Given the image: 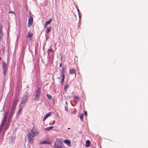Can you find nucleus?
<instances>
[{"instance_id":"f257e3e1","label":"nucleus","mask_w":148,"mask_h":148,"mask_svg":"<svg viewBox=\"0 0 148 148\" xmlns=\"http://www.w3.org/2000/svg\"><path fill=\"white\" fill-rule=\"evenodd\" d=\"M31 134H32V137L33 138L35 136L38 135L39 133V132L37 128L34 126L31 130Z\"/></svg>"},{"instance_id":"f03ea898","label":"nucleus","mask_w":148,"mask_h":148,"mask_svg":"<svg viewBox=\"0 0 148 148\" xmlns=\"http://www.w3.org/2000/svg\"><path fill=\"white\" fill-rule=\"evenodd\" d=\"M41 92V88H38V89L36 90L35 97L34 99L35 100H38V98H39Z\"/></svg>"},{"instance_id":"7ed1b4c3","label":"nucleus","mask_w":148,"mask_h":148,"mask_svg":"<svg viewBox=\"0 0 148 148\" xmlns=\"http://www.w3.org/2000/svg\"><path fill=\"white\" fill-rule=\"evenodd\" d=\"M65 71L64 67H63L61 71V84H62V83L64 82L65 79Z\"/></svg>"},{"instance_id":"20e7f679","label":"nucleus","mask_w":148,"mask_h":148,"mask_svg":"<svg viewBox=\"0 0 148 148\" xmlns=\"http://www.w3.org/2000/svg\"><path fill=\"white\" fill-rule=\"evenodd\" d=\"M2 69L4 75H5L6 71L8 70V67L7 66V64L4 62H2Z\"/></svg>"},{"instance_id":"39448f33","label":"nucleus","mask_w":148,"mask_h":148,"mask_svg":"<svg viewBox=\"0 0 148 148\" xmlns=\"http://www.w3.org/2000/svg\"><path fill=\"white\" fill-rule=\"evenodd\" d=\"M27 137L29 142L31 144H33L34 143V140L33 138L32 137V135L31 133H28L27 135Z\"/></svg>"},{"instance_id":"423d86ee","label":"nucleus","mask_w":148,"mask_h":148,"mask_svg":"<svg viewBox=\"0 0 148 148\" xmlns=\"http://www.w3.org/2000/svg\"><path fill=\"white\" fill-rule=\"evenodd\" d=\"M54 148H62L63 147V144L61 142H56L54 145Z\"/></svg>"},{"instance_id":"0eeeda50","label":"nucleus","mask_w":148,"mask_h":148,"mask_svg":"<svg viewBox=\"0 0 148 148\" xmlns=\"http://www.w3.org/2000/svg\"><path fill=\"white\" fill-rule=\"evenodd\" d=\"M27 97L26 95H25L23 96L21 99L20 104H25L27 102Z\"/></svg>"},{"instance_id":"6e6552de","label":"nucleus","mask_w":148,"mask_h":148,"mask_svg":"<svg viewBox=\"0 0 148 148\" xmlns=\"http://www.w3.org/2000/svg\"><path fill=\"white\" fill-rule=\"evenodd\" d=\"M69 73L70 75H72L73 78H75L76 76V72L75 69H70Z\"/></svg>"},{"instance_id":"1a4fd4ad","label":"nucleus","mask_w":148,"mask_h":148,"mask_svg":"<svg viewBox=\"0 0 148 148\" xmlns=\"http://www.w3.org/2000/svg\"><path fill=\"white\" fill-rule=\"evenodd\" d=\"M18 99L17 97L14 98L11 108H15L17 104V102L18 101Z\"/></svg>"},{"instance_id":"9d476101","label":"nucleus","mask_w":148,"mask_h":148,"mask_svg":"<svg viewBox=\"0 0 148 148\" xmlns=\"http://www.w3.org/2000/svg\"><path fill=\"white\" fill-rule=\"evenodd\" d=\"M3 25L2 24L0 23V42L2 39L3 32L2 31Z\"/></svg>"},{"instance_id":"9b49d317","label":"nucleus","mask_w":148,"mask_h":148,"mask_svg":"<svg viewBox=\"0 0 148 148\" xmlns=\"http://www.w3.org/2000/svg\"><path fill=\"white\" fill-rule=\"evenodd\" d=\"M15 108H11L10 110V113L9 114V118L10 119H12V116L14 114V112Z\"/></svg>"},{"instance_id":"f8f14e48","label":"nucleus","mask_w":148,"mask_h":148,"mask_svg":"<svg viewBox=\"0 0 148 148\" xmlns=\"http://www.w3.org/2000/svg\"><path fill=\"white\" fill-rule=\"evenodd\" d=\"M15 139V138L14 136H10V138L9 143L12 145L14 143Z\"/></svg>"},{"instance_id":"ddd939ff","label":"nucleus","mask_w":148,"mask_h":148,"mask_svg":"<svg viewBox=\"0 0 148 148\" xmlns=\"http://www.w3.org/2000/svg\"><path fill=\"white\" fill-rule=\"evenodd\" d=\"M33 22V18L31 16L30 18H29L28 20V27H30L31 26Z\"/></svg>"},{"instance_id":"4468645a","label":"nucleus","mask_w":148,"mask_h":148,"mask_svg":"<svg viewBox=\"0 0 148 148\" xmlns=\"http://www.w3.org/2000/svg\"><path fill=\"white\" fill-rule=\"evenodd\" d=\"M39 144L40 145L49 144L50 142L49 140H46L44 141H40Z\"/></svg>"},{"instance_id":"2eb2a0df","label":"nucleus","mask_w":148,"mask_h":148,"mask_svg":"<svg viewBox=\"0 0 148 148\" xmlns=\"http://www.w3.org/2000/svg\"><path fill=\"white\" fill-rule=\"evenodd\" d=\"M64 142L68 146H70L71 145V141L69 140H66L64 141Z\"/></svg>"},{"instance_id":"dca6fc26","label":"nucleus","mask_w":148,"mask_h":148,"mask_svg":"<svg viewBox=\"0 0 148 148\" xmlns=\"http://www.w3.org/2000/svg\"><path fill=\"white\" fill-rule=\"evenodd\" d=\"M51 115V113L49 112L46 114L44 117L43 121H44L48 117Z\"/></svg>"},{"instance_id":"f3484780","label":"nucleus","mask_w":148,"mask_h":148,"mask_svg":"<svg viewBox=\"0 0 148 148\" xmlns=\"http://www.w3.org/2000/svg\"><path fill=\"white\" fill-rule=\"evenodd\" d=\"M69 86V84L67 83L65 84V86L64 87V89L65 91H66L67 88Z\"/></svg>"},{"instance_id":"a211bd4d","label":"nucleus","mask_w":148,"mask_h":148,"mask_svg":"<svg viewBox=\"0 0 148 148\" xmlns=\"http://www.w3.org/2000/svg\"><path fill=\"white\" fill-rule=\"evenodd\" d=\"M10 123H8L6 125V126L5 127L4 130V132H5L6 130L9 127V125H10Z\"/></svg>"},{"instance_id":"6ab92c4d","label":"nucleus","mask_w":148,"mask_h":148,"mask_svg":"<svg viewBox=\"0 0 148 148\" xmlns=\"http://www.w3.org/2000/svg\"><path fill=\"white\" fill-rule=\"evenodd\" d=\"M8 111L6 113H5L4 115V119L6 120V119L8 117Z\"/></svg>"},{"instance_id":"aec40b11","label":"nucleus","mask_w":148,"mask_h":148,"mask_svg":"<svg viewBox=\"0 0 148 148\" xmlns=\"http://www.w3.org/2000/svg\"><path fill=\"white\" fill-rule=\"evenodd\" d=\"M90 142L89 140H87L86 142V146L87 147H88L90 146Z\"/></svg>"},{"instance_id":"412c9836","label":"nucleus","mask_w":148,"mask_h":148,"mask_svg":"<svg viewBox=\"0 0 148 148\" xmlns=\"http://www.w3.org/2000/svg\"><path fill=\"white\" fill-rule=\"evenodd\" d=\"M52 21V20L51 18L49 19V20L45 22V23L47 25L49 24H50Z\"/></svg>"},{"instance_id":"4be33fe9","label":"nucleus","mask_w":148,"mask_h":148,"mask_svg":"<svg viewBox=\"0 0 148 148\" xmlns=\"http://www.w3.org/2000/svg\"><path fill=\"white\" fill-rule=\"evenodd\" d=\"M74 100L75 101H79V97L77 96H75L74 97Z\"/></svg>"},{"instance_id":"5701e85b","label":"nucleus","mask_w":148,"mask_h":148,"mask_svg":"<svg viewBox=\"0 0 148 148\" xmlns=\"http://www.w3.org/2000/svg\"><path fill=\"white\" fill-rule=\"evenodd\" d=\"M51 28L50 27H49L47 29V30L46 31V34H48L50 32V31L51 30Z\"/></svg>"},{"instance_id":"b1692460","label":"nucleus","mask_w":148,"mask_h":148,"mask_svg":"<svg viewBox=\"0 0 148 148\" xmlns=\"http://www.w3.org/2000/svg\"><path fill=\"white\" fill-rule=\"evenodd\" d=\"M47 97L48 99H49L51 100L52 99V97L51 96L48 94H47Z\"/></svg>"},{"instance_id":"393cba45","label":"nucleus","mask_w":148,"mask_h":148,"mask_svg":"<svg viewBox=\"0 0 148 148\" xmlns=\"http://www.w3.org/2000/svg\"><path fill=\"white\" fill-rule=\"evenodd\" d=\"M32 35L30 32H28L27 37L29 38H30L32 36Z\"/></svg>"},{"instance_id":"a878e982","label":"nucleus","mask_w":148,"mask_h":148,"mask_svg":"<svg viewBox=\"0 0 148 148\" xmlns=\"http://www.w3.org/2000/svg\"><path fill=\"white\" fill-rule=\"evenodd\" d=\"M80 119L82 121H83V114H81L80 116Z\"/></svg>"},{"instance_id":"bb28decb","label":"nucleus","mask_w":148,"mask_h":148,"mask_svg":"<svg viewBox=\"0 0 148 148\" xmlns=\"http://www.w3.org/2000/svg\"><path fill=\"white\" fill-rule=\"evenodd\" d=\"M22 108H20L19 109L18 111V112L17 113V114H19L20 113H21V112L22 111Z\"/></svg>"},{"instance_id":"cd10ccee","label":"nucleus","mask_w":148,"mask_h":148,"mask_svg":"<svg viewBox=\"0 0 148 148\" xmlns=\"http://www.w3.org/2000/svg\"><path fill=\"white\" fill-rule=\"evenodd\" d=\"M52 128H53V127H52V126L50 127H49L47 128V130L48 131H49V130H51Z\"/></svg>"},{"instance_id":"c85d7f7f","label":"nucleus","mask_w":148,"mask_h":148,"mask_svg":"<svg viewBox=\"0 0 148 148\" xmlns=\"http://www.w3.org/2000/svg\"><path fill=\"white\" fill-rule=\"evenodd\" d=\"M77 11H78V12L79 17V18H80L81 17L80 12L78 9L77 10Z\"/></svg>"},{"instance_id":"c756f323","label":"nucleus","mask_w":148,"mask_h":148,"mask_svg":"<svg viewBox=\"0 0 148 148\" xmlns=\"http://www.w3.org/2000/svg\"><path fill=\"white\" fill-rule=\"evenodd\" d=\"M10 13H11L12 14H15V13L14 12H13L12 11H9L8 12V14H10Z\"/></svg>"},{"instance_id":"7c9ffc66","label":"nucleus","mask_w":148,"mask_h":148,"mask_svg":"<svg viewBox=\"0 0 148 148\" xmlns=\"http://www.w3.org/2000/svg\"><path fill=\"white\" fill-rule=\"evenodd\" d=\"M48 52H50V51H52V52H53V49H52V48H50L49 49V50H48Z\"/></svg>"},{"instance_id":"2f4dec72","label":"nucleus","mask_w":148,"mask_h":148,"mask_svg":"<svg viewBox=\"0 0 148 148\" xmlns=\"http://www.w3.org/2000/svg\"><path fill=\"white\" fill-rule=\"evenodd\" d=\"M5 124L3 123H2L1 124V127H3L4 126V125H5Z\"/></svg>"},{"instance_id":"473e14b6","label":"nucleus","mask_w":148,"mask_h":148,"mask_svg":"<svg viewBox=\"0 0 148 148\" xmlns=\"http://www.w3.org/2000/svg\"><path fill=\"white\" fill-rule=\"evenodd\" d=\"M6 120L5 119H4L2 123H3L4 124H5Z\"/></svg>"},{"instance_id":"72a5a7b5","label":"nucleus","mask_w":148,"mask_h":148,"mask_svg":"<svg viewBox=\"0 0 148 148\" xmlns=\"http://www.w3.org/2000/svg\"><path fill=\"white\" fill-rule=\"evenodd\" d=\"M47 25L45 23L44 25V27L45 28H46L47 27Z\"/></svg>"},{"instance_id":"f704fd0d","label":"nucleus","mask_w":148,"mask_h":148,"mask_svg":"<svg viewBox=\"0 0 148 148\" xmlns=\"http://www.w3.org/2000/svg\"><path fill=\"white\" fill-rule=\"evenodd\" d=\"M3 128V127L1 126L0 127V130L2 131Z\"/></svg>"},{"instance_id":"c9c22d12","label":"nucleus","mask_w":148,"mask_h":148,"mask_svg":"<svg viewBox=\"0 0 148 148\" xmlns=\"http://www.w3.org/2000/svg\"><path fill=\"white\" fill-rule=\"evenodd\" d=\"M84 114H85V115H86V116H87V112H86L85 111L84 112Z\"/></svg>"},{"instance_id":"e433bc0d","label":"nucleus","mask_w":148,"mask_h":148,"mask_svg":"<svg viewBox=\"0 0 148 148\" xmlns=\"http://www.w3.org/2000/svg\"><path fill=\"white\" fill-rule=\"evenodd\" d=\"M62 64H61V63L60 64V67H61L62 66Z\"/></svg>"},{"instance_id":"4c0bfd02","label":"nucleus","mask_w":148,"mask_h":148,"mask_svg":"<svg viewBox=\"0 0 148 148\" xmlns=\"http://www.w3.org/2000/svg\"><path fill=\"white\" fill-rule=\"evenodd\" d=\"M11 119H10L9 118V119H8V122L9 123H10V122L11 121Z\"/></svg>"},{"instance_id":"58836bf2","label":"nucleus","mask_w":148,"mask_h":148,"mask_svg":"<svg viewBox=\"0 0 148 148\" xmlns=\"http://www.w3.org/2000/svg\"><path fill=\"white\" fill-rule=\"evenodd\" d=\"M65 110H66L67 112H68V109L66 107H65Z\"/></svg>"},{"instance_id":"ea45409f","label":"nucleus","mask_w":148,"mask_h":148,"mask_svg":"<svg viewBox=\"0 0 148 148\" xmlns=\"http://www.w3.org/2000/svg\"><path fill=\"white\" fill-rule=\"evenodd\" d=\"M68 129H70V128H68Z\"/></svg>"},{"instance_id":"a19ab883","label":"nucleus","mask_w":148,"mask_h":148,"mask_svg":"<svg viewBox=\"0 0 148 148\" xmlns=\"http://www.w3.org/2000/svg\"><path fill=\"white\" fill-rule=\"evenodd\" d=\"M1 58L0 57V60H1Z\"/></svg>"}]
</instances>
